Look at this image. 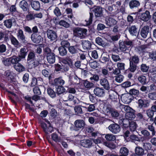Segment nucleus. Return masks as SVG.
I'll use <instances>...</instances> for the list:
<instances>
[{
	"instance_id": "5fc2aeb1",
	"label": "nucleus",
	"mask_w": 156,
	"mask_h": 156,
	"mask_svg": "<svg viewBox=\"0 0 156 156\" xmlns=\"http://www.w3.org/2000/svg\"><path fill=\"white\" fill-rule=\"evenodd\" d=\"M143 146L144 149L145 150L148 151L150 150L151 148V144L148 143H144Z\"/></svg>"
},
{
	"instance_id": "052dcab7",
	"label": "nucleus",
	"mask_w": 156,
	"mask_h": 156,
	"mask_svg": "<svg viewBox=\"0 0 156 156\" xmlns=\"http://www.w3.org/2000/svg\"><path fill=\"white\" fill-rule=\"evenodd\" d=\"M104 144L105 146L111 149H114L115 147V145L112 143H109L107 142H105Z\"/></svg>"
},
{
	"instance_id": "c9c22d12",
	"label": "nucleus",
	"mask_w": 156,
	"mask_h": 156,
	"mask_svg": "<svg viewBox=\"0 0 156 156\" xmlns=\"http://www.w3.org/2000/svg\"><path fill=\"white\" fill-rule=\"evenodd\" d=\"M105 138L108 141H114L116 139L115 136L112 134H108L106 135Z\"/></svg>"
},
{
	"instance_id": "1a4fd4ad",
	"label": "nucleus",
	"mask_w": 156,
	"mask_h": 156,
	"mask_svg": "<svg viewBox=\"0 0 156 156\" xmlns=\"http://www.w3.org/2000/svg\"><path fill=\"white\" fill-rule=\"evenodd\" d=\"M31 39L35 43H39L43 40V38L38 34L33 33L31 35Z\"/></svg>"
},
{
	"instance_id": "603ef678",
	"label": "nucleus",
	"mask_w": 156,
	"mask_h": 156,
	"mask_svg": "<svg viewBox=\"0 0 156 156\" xmlns=\"http://www.w3.org/2000/svg\"><path fill=\"white\" fill-rule=\"evenodd\" d=\"M3 62L4 64L7 66L10 65L11 63H12L10 58H4L3 61Z\"/></svg>"
},
{
	"instance_id": "a19ab883",
	"label": "nucleus",
	"mask_w": 156,
	"mask_h": 156,
	"mask_svg": "<svg viewBox=\"0 0 156 156\" xmlns=\"http://www.w3.org/2000/svg\"><path fill=\"white\" fill-rule=\"evenodd\" d=\"M58 24L61 26H63L66 28H68L69 27V24L65 21L61 20L58 23Z\"/></svg>"
},
{
	"instance_id": "a211bd4d",
	"label": "nucleus",
	"mask_w": 156,
	"mask_h": 156,
	"mask_svg": "<svg viewBox=\"0 0 156 156\" xmlns=\"http://www.w3.org/2000/svg\"><path fill=\"white\" fill-rule=\"evenodd\" d=\"M80 143L82 146L85 147H90L92 144L91 141L89 140H83Z\"/></svg>"
},
{
	"instance_id": "72a5a7b5",
	"label": "nucleus",
	"mask_w": 156,
	"mask_h": 156,
	"mask_svg": "<svg viewBox=\"0 0 156 156\" xmlns=\"http://www.w3.org/2000/svg\"><path fill=\"white\" fill-rule=\"evenodd\" d=\"M93 16V14L92 13H90L89 17L84 22L86 23L84 25L86 26L90 25L92 23Z\"/></svg>"
},
{
	"instance_id": "7ed1b4c3",
	"label": "nucleus",
	"mask_w": 156,
	"mask_h": 156,
	"mask_svg": "<svg viewBox=\"0 0 156 156\" xmlns=\"http://www.w3.org/2000/svg\"><path fill=\"white\" fill-rule=\"evenodd\" d=\"M74 129L77 131L83 129L84 127L85 123L83 119H77L74 122Z\"/></svg>"
},
{
	"instance_id": "6e6552de",
	"label": "nucleus",
	"mask_w": 156,
	"mask_h": 156,
	"mask_svg": "<svg viewBox=\"0 0 156 156\" xmlns=\"http://www.w3.org/2000/svg\"><path fill=\"white\" fill-rule=\"evenodd\" d=\"M47 34L48 37L51 41L55 40L57 37L56 33L52 30H48L47 31Z\"/></svg>"
},
{
	"instance_id": "39448f33",
	"label": "nucleus",
	"mask_w": 156,
	"mask_h": 156,
	"mask_svg": "<svg viewBox=\"0 0 156 156\" xmlns=\"http://www.w3.org/2000/svg\"><path fill=\"white\" fill-rule=\"evenodd\" d=\"M16 20L13 17L10 19H7L4 21V25L8 28H10L12 25H15L16 24Z\"/></svg>"
},
{
	"instance_id": "49530a36",
	"label": "nucleus",
	"mask_w": 156,
	"mask_h": 156,
	"mask_svg": "<svg viewBox=\"0 0 156 156\" xmlns=\"http://www.w3.org/2000/svg\"><path fill=\"white\" fill-rule=\"evenodd\" d=\"M51 136L52 139L55 142H60V139L58 137L56 134L53 133L52 134Z\"/></svg>"
},
{
	"instance_id": "c756f323",
	"label": "nucleus",
	"mask_w": 156,
	"mask_h": 156,
	"mask_svg": "<svg viewBox=\"0 0 156 156\" xmlns=\"http://www.w3.org/2000/svg\"><path fill=\"white\" fill-rule=\"evenodd\" d=\"M15 69L19 72H21L25 70V67L21 64L18 63L16 64L14 66Z\"/></svg>"
},
{
	"instance_id": "de8ad7c7",
	"label": "nucleus",
	"mask_w": 156,
	"mask_h": 156,
	"mask_svg": "<svg viewBox=\"0 0 156 156\" xmlns=\"http://www.w3.org/2000/svg\"><path fill=\"white\" fill-rule=\"evenodd\" d=\"M65 91V89L62 86H58L57 88V93L58 94H60L64 92Z\"/></svg>"
},
{
	"instance_id": "6e6d98bb",
	"label": "nucleus",
	"mask_w": 156,
	"mask_h": 156,
	"mask_svg": "<svg viewBox=\"0 0 156 156\" xmlns=\"http://www.w3.org/2000/svg\"><path fill=\"white\" fill-rule=\"evenodd\" d=\"M26 19L28 21L34 19V14L30 13H29L26 16Z\"/></svg>"
},
{
	"instance_id": "f8f14e48",
	"label": "nucleus",
	"mask_w": 156,
	"mask_h": 156,
	"mask_svg": "<svg viewBox=\"0 0 156 156\" xmlns=\"http://www.w3.org/2000/svg\"><path fill=\"white\" fill-rule=\"evenodd\" d=\"M101 85L106 90H109L110 89V85L108 80L106 78L101 79L100 81Z\"/></svg>"
},
{
	"instance_id": "a878e982",
	"label": "nucleus",
	"mask_w": 156,
	"mask_h": 156,
	"mask_svg": "<svg viewBox=\"0 0 156 156\" xmlns=\"http://www.w3.org/2000/svg\"><path fill=\"white\" fill-rule=\"evenodd\" d=\"M140 5V2L136 0L131 1L129 3V6L131 9L137 7Z\"/></svg>"
},
{
	"instance_id": "2f4dec72",
	"label": "nucleus",
	"mask_w": 156,
	"mask_h": 156,
	"mask_svg": "<svg viewBox=\"0 0 156 156\" xmlns=\"http://www.w3.org/2000/svg\"><path fill=\"white\" fill-rule=\"evenodd\" d=\"M129 60L130 63H134L135 64H137L139 62V59L137 56L134 55L130 58Z\"/></svg>"
},
{
	"instance_id": "79ce46f5",
	"label": "nucleus",
	"mask_w": 156,
	"mask_h": 156,
	"mask_svg": "<svg viewBox=\"0 0 156 156\" xmlns=\"http://www.w3.org/2000/svg\"><path fill=\"white\" fill-rule=\"evenodd\" d=\"M138 79L139 82L142 84H144L147 82L146 78L144 76H139Z\"/></svg>"
},
{
	"instance_id": "f704fd0d",
	"label": "nucleus",
	"mask_w": 156,
	"mask_h": 156,
	"mask_svg": "<svg viewBox=\"0 0 156 156\" xmlns=\"http://www.w3.org/2000/svg\"><path fill=\"white\" fill-rule=\"evenodd\" d=\"M137 126L136 123L134 121H131L129 122V127L131 131H135Z\"/></svg>"
},
{
	"instance_id": "f03ea898",
	"label": "nucleus",
	"mask_w": 156,
	"mask_h": 156,
	"mask_svg": "<svg viewBox=\"0 0 156 156\" xmlns=\"http://www.w3.org/2000/svg\"><path fill=\"white\" fill-rule=\"evenodd\" d=\"M44 120L47 124L44 122H41V127L46 133L48 134L49 133H51L53 131V127L48 120L46 119H44Z\"/></svg>"
},
{
	"instance_id": "338daca9",
	"label": "nucleus",
	"mask_w": 156,
	"mask_h": 156,
	"mask_svg": "<svg viewBox=\"0 0 156 156\" xmlns=\"http://www.w3.org/2000/svg\"><path fill=\"white\" fill-rule=\"evenodd\" d=\"M90 64V67L93 69H95L99 65V63L96 61L91 62Z\"/></svg>"
},
{
	"instance_id": "e433bc0d",
	"label": "nucleus",
	"mask_w": 156,
	"mask_h": 156,
	"mask_svg": "<svg viewBox=\"0 0 156 156\" xmlns=\"http://www.w3.org/2000/svg\"><path fill=\"white\" fill-rule=\"evenodd\" d=\"M53 12L55 16L57 17L61 16L62 14L59 9L57 7H55L54 9Z\"/></svg>"
},
{
	"instance_id": "58836bf2",
	"label": "nucleus",
	"mask_w": 156,
	"mask_h": 156,
	"mask_svg": "<svg viewBox=\"0 0 156 156\" xmlns=\"http://www.w3.org/2000/svg\"><path fill=\"white\" fill-rule=\"evenodd\" d=\"M83 84L84 87L86 88L87 89L91 88L94 85V84L93 83H91L86 80L84 81Z\"/></svg>"
},
{
	"instance_id": "09e8293b",
	"label": "nucleus",
	"mask_w": 156,
	"mask_h": 156,
	"mask_svg": "<svg viewBox=\"0 0 156 156\" xmlns=\"http://www.w3.org/2000/svg\"><path fill=\"white\" fill-rule=\"evenodd\" d=\"M10 40L12 43L16 47L19 44V42L13 36L10 37Z\"/></svg>"
},
{
	"instance_id": "b1692460",
	"label": "nucleus",
	"mask_w": 156,
	"mask_h": 156,
	"mask_svg": "<svg viewBox=\"0 0 156 156\" xmlns=\"http://www.w3.org/2000/svg\"><path fill=\"white\" fill-rule=\"evenodd\" d=\"M136 116L134 113V111H132L129 113H126L125 114V118L129 120H132Z\"/></svg>"
},
{
	"instance_id": "4468645a",
	"label": "nucleus",
	"mask_w": 156,
	"mask_h": 156,
	"mask_svg": "<svg viewBox=\"0 0 156 156\" xmlns=\"http://www.w3.org/2000/svg\"><path fill=\"white\" fill-rule=\"evenodd\" d=\"M149 103V101L147 100L140 99L138 100V106L140 108L147 107Z\"/></svg>"
},
{
	"instance_id": "4d7b16f0",
	"label": "nucleus",
	"mask_w": 156,
	"mask_h": 156,
	"mask_svg": "<svg viewBox=\"0 0 156 156\" xmlns=\"http://www.w3.org/2000/svg\"><path fill=\"white\" fill-rule=\"evenodd\" d=\"M148 97L151 100H156V92H154L153 93H149L148 94Z\"/></svg>"
},
{
	"instance_id": "bf43d9fd",
	"label": "nucleus",
	"mask_w": 156,
	"mask_h": 156,
	"mask_svg": "<svg viewBox=\"0 0 156 156\" xmlns=\"http://www.w3.org/2000/svg\"><path fill=\"white\" fill-rule=\"evenodd\" d=\"M61 44L62 46V47H63L65 48H69L70 46L69 43L66 41H63L61 42Z\"/></svg>"
},
{
	"instance_id": "9b49d317",
	"label": "nucleus",
	"mask_w": 156,
	"mask_h": 156,
	"mask_svg": "<svg viewBox=\"0 0 156 156\" xmlns=\"http://www.w3.org/2000/svg\"><path fill=\"white\" fill-rule=\"evenodd\" d=\"M95 94L99 97H102L104 96L105 94V90L102 88L96 87L94 90Z\"/></svg>"
},
{
	"instance_id": "4c0bfd02",
	"label": "nucleus",
	"mask_w": 156,
	"mask_h": 156,
	"mask_svg": "<svg viewBox=\"0 0 156 156\" xmlns=\"http://www.w3.org/2000/svg\"><path fill=\"white\" fill-rule=\"evenodd\" d=\"M11 63L12 64L18 63V62L21 61V59L19 56H13L10 58Z\"/></svg>"
},
{
	"instance_id": "ddd939ff",
	"label": "nucleus",
	"mask_w": 156,
	"mask_h": 156,
	"mask_svg": "<svg viewBox=\"0 0 156 156\" xmlns=\"http://www.w3.org/2000/svg\"><path fill=\"white\" fill-rule=\"evenodd\" d=\"M117 23V21L115 20L111 17H107L106 18V24L109 27L115 25Z\"/></svg>"
},
{
	"instance_id": "3c124183",
	"label": "nucleus",
	"mask_w": 156,
	"mask_h": 156,
	"mask_svg": "<svg viewBox=\"0 0 156 156\" xmlns=\"http://www.w3.org/2000/svg\"><path fill=\"white\" fill-rule=\"evenodd\" d=\"M148 117L150 118V120H152V118L154 115V112L151 109H149L146 111Z\"/></svg>"
},
{
	"instance_id": "ea45409f",
	"label": "nucleus",
	"mask_w": 156,
	"mask_h": 156,
	"mask_svg": "<svg viewBox=\"0 0 156 156\" xmlns=\"http://www.w3.org/2000/svg\"><path fill=\"white\" fill-rule=\"evenodd\" d=\"M48 94L52 98H54L56 96V94L54 91L51 88L49 87L47 90Z\"/></svg>"
},
{
	"instance_id": "393cba45",
	"label": "nucleus",
	"mask_w": 156,
	"mask_h": 156,
	"mask_svg": "<svg viewBox=\"0 0 156 156\" xmlns=\"http://www.w3.org/2000/svg\"><path fill=\"white\" fill-rule=\"evenodd\" d=\"M64 101H73L74 104H78L79 100L76 97H74L72 94H69L68 96L67 100H64Z\"/></svg>"
},
{
	"instance_id": "4be33fe9",
	"label": "nucleus",
	"mask_w": 156,
	"mask_h": 156,
	"mask_svg": "<svg viewBox=\"0 0 156 156\" xmlns=\"http://www.w3.org/2000/svg\"><path fill=\"white\" fill-rule=\"evenodd\" d=\"M27 51L26 48H21L20 50L19 56L21 58H24L27 55Z\"/></svg>"
},
{
	"instance_id": "8fccbe9b",
	"label": "nucleus",
	"mask_w": 156,
	"mask_h": 156,
	"mask_svg": "<svg viewBox=\"0 0 156 156\" xmlns=\"http://www.w3.org/2000/svg\"><path fill=\"white\" fill-rule=\"evenodd\" d=\"M111 114L113 117L115 118L118 117L119 115L118 112L116 110L113 109L112 110Z\"/></svg>"
},
{
	"instance_id": "e2e57ef3",
	"label": "nucleus",
	"mask_w": 156,
	"mask_h": 156,
	"mask_svg": "<svg viewBox=\"0 0 156 156\" xmlns=\"http://www.w3.org/2000/svg\"><path fill=\"white\" fill-rule=\"evenodd\" d=\"M35 57V55L34 53L32 52H30L28 56L27 61H30V60L34 59V58Z\"/></svg>"
},
{
	"instance_id": "412c9836",
	"label": "nucleus",
	"mask_w": 156,
	"mask_h": 156,
	"mask_svg": "<svg viewBox=\"0 0 156 156\" xmlns=\"http://www.w3.org/2000/svg\"><path fill=\"white\" fill-rule=\"evenodd\" d=\"M82 44L83 47L85 50L90 49L91 48V44L88 41H83Z\"/></svg>"
},
{
	"instance_id": "c85d7f7f",
	"label": "nucleus",
	"mask_w": 156,
	"mask_h": 156,
	"mask_svg": "<svg viewBox=\"0 0 156 156\" xmlns=\"http://www.w3.org/2000/svg\"><path fill=\"white\" fill-rule=\"evenodd\" d=\"M47 57L48 61L50 64H52L55 62V56L53 53L48 55Z\"/></svg>"
},
{
	"instance_id": "5701e85b",
	"label": "nucleus",
	"mask_w": 156,
	"mask_h": 156,
	"mask_svg": "<svg viewBox=\"0 0 156 156\" xmlns=\"http://www.w3.org/2000/svg\"><path fill=\"white\" fill-rule=\"evenodd\" d=\"M17 36L18 39L20 40L23 42H25V37L23 34V32L21 30H19L17 34Z\"/></svg>"
},
{
	"instance_id": "864d4df0",
	"label": "nucleus",
	"mask_w": 156,
	"mask_h": 156,
	"mask_svg": "<svg viewBox=\"0 0 156 156\" xmlns=\"http://www.w3.org/2000/svg\"><path fill=\"white\" fill-rule=\"evenodd\" d=\"M74 110L76 114H81L82 113V108L79 106H76L74 108Z\"/></svg>"
},
{
	"instance_id": "aec40b11",
	"label": "nucleus",
	"mask_w": 156,
	"mask_h": 156,
	"mask_svg": "<svg viewBox=\"0 0 156 156\" xmlns=\"http://www.w3.org/2000/svg\"><path fill=\"white\" fill-rule=\"evenodd\" d=\"M65 83V81L61 77L56 78L54 80V84L55 85L62 86Z\"/></svg>"
},
{
	"instance_id": "f257e3e1",
	"label": "nucleus",
	"mask_w": 156,
	"mask_h": 156,
	"mask_svg": "<svg viewBox=\"0 0 156 156\" xmlns=\"http://www.w3.org/2000/svg\"><path fill=\"white\" fill-rule=\"evenodd\" d=\"M74 35L80 39L84 38L87 36V30L86 29L78 27L74 30Z\"/></svg>"
},
{
	"instance_id": "a18cd8bd",
	"label": "nucleus",
	"mask_w": 156,
	"mask_h": 156,
	"mask_svg": "<svg viewBox=\"0 0 156 156\" xmlns=\"http://www.w3.org/2000/svg\"><path fill=\"white\" fill-rule=\"evenodd\" d=\"M58 50L60 54L62 55L63 56L65 55L67 53L66 49L63 47H60L58 48Z\"/></svg>"
},
{
	"instance_id": "c03bdc74",
	"label": "nucleus",
	"mask_w": 156,
	"mask_h": 156,
	"mask_svg": "<svg viewBox=\"0 0 156 156\" xmlns=\"http://www.w3.org/2000/svg\"><path fill=\"white\" fill-rule=\"evenodd\" d=\"M119 48L120 50L123 51H126L127 47L124 42H120L119 43Z\"/></svg>"
},
{
	"instance_id": "774afa93",
	"label": "nucleus",
	"mask_w": 156,
	"mask_h": 156,
	"mask_svg": "<svg viewBox=\"0 0 156 156\" xmlns=\"http://www.w3.org/2000/svg\"><path fill=\"white\" fill-rule=\"evenodd\" d=\"M149 58L150 59L153 60H156V53L155 52H153L149 54Z\"/></svg>"
},
{
	"instance_id": "bb28decb",
	"label": "nucleus",
	"mask_w": 156,
	"mask_h": 156,
	"mask_svg": "<svg viewBox=\"0 0 156 156\" xmlns=\"http://www.w3.org/2000/svg\"><path fill=\"white\" fill-rule=\"evenodd\" d=\"M31 5L34 9L37 10H39L40 7V3L37 1H32L31 3Z\"/></svg>"
},
{
	"instance_id": "13d9d810",
	"label": "nucleus",
	"mask_w": 156,
	"mask_h": 156,
	"mask_svg": "<svg viewBox=\"0 0 156 156\" xmlns=\"http://www.w3.org/2000/svg\"><path fill=\"white\" fill-rule=\"evenodd\" d=\"M96 42L99 45L103 46L104 45V42L102 41L101 38L98 37L96 38L95 39Z\"/></svg>"
},
{
	"instance_id": "680f3d73",
	"label": "nucleus",
	"mask_w": 156,
	"mask_h": 156,
	"mask_svg": "<svg viewBox=\"0 0 156 156\" xmlns=\"http://www.w3.org/2000/svg\"><path fill=\"white\" fill-rule=\"evenodd\" d=\"M123 78L124 77L122 75H119L115 77V80L118 82L121 83L123 80Z\"/></svg>"
},
{
	"instance_id": "9d476101",
	"label": "nucleus",
	"mask_w": 156,
	"mask_h": 156,
	"mask_svg": "<svg viewBox=\"0 0 156 156\" xmlns=\"http://www.w3.org/2000/svg\"><path fill=\"white\" fill-rule=\"evenodd\" d=\"M149 32V27L148 26H146L144 27L140 31L141 36L144 38H146Z\"/></svg>"
},
{
	"instance_id": "423d86ee",
	"label": "nucleus",
	"mask_w": 156,
	"mask_h": 156,
	"mask_svg": "<svg viewBox=\"0 0 156 156\" xmlns=\"http://www.w3.org/2000/svg\"><path fill=\"white\" fill-rule=\"evenodd\" d=\"M133 98V96L129 93L124 94L122 95L121 100L123 103L128 104L131 102Z\"/></svg>"
},
{
	"instance_id": "cd10ccee",
	"label": "nucleus",
	"mask_w": 156,
	"mask_h": 156,
	"mask_svg": "<svg viewBox=\"0 0 156 156\" xmlns=\"http://www.w3.org/2000/svg\"><path fill=\"white\" fill-rule=\"evenodd\" d=\"M109 98L113 101H116L118 99V95L116 92L113 91H112L110 93Z\"/></svg>"
},
{
	"instance_id": "f3484780",
	"label": "nucleus",
	"mask_w": 156,
	"mask_h": 156,
	"mask_svg": "<svg viewBox=\"0 0 156 156\" xmlns=\"http://www.w3.org/2000/svg\"><path fill=\"white\" fill-rule=\"evenodd\" d=\"M119 108L122 111H125L126 113H129V112L133 111V110L128 105H120Z\"/></svg>"
},
{
	"instance_id": "0e129e2a",
	"label": "nucleus",
	"mask_w": 156,
	"mask_h": 156,
	"mask_svg": "<svg viewBox=\"0 0 156 156\" xmlns=\"http://www.w3.org/2000/svg\"><path fill=\"white\" fill-rule=\"evenodd\" d=\"M129 69L131 72H134L136 69V66L133 63H129Z\"/></svg>"
},
{
	"instance_id": "0eeeda50",
	"label": "nucleus",
	"mask_w": 156,
	"mask_h": 156,
	"mask_svg": "<svg viewBox=\"0 0 156 156\" xmlns=\"http://www.w3.org/2000/svg\"><path fill=\"white\" fill-rule=\"evenodd\" d=\"M42 60L38 59H34L30 61L28 63L29 67L30 68H34L41 64Z\"/></svg>"
},
{
	"instance_id": "69168bd1",
	"label": "nucleus",
	"mask_w": 156,
	"mask_h": 156,
	"mask_svg": "<svg viewBox=\"0 0 156 156\" xmlns=\"http://www.w3.org/2000/svg\"><path fill=\"white\" fill-rule=\"evenodd\" d=\"M117 66L120 70L125 69V64L124 63L118 62L117 64Z\"/></svg>"
},
{
	"instance_id": "20e7f679",
	"label": "nucleus",
	"mask_w": 156,
	"mask_h": 156,
	"mask_svg": "<svg viewBox=\"0 0 156 156\" xmlns=\"http://www.w3.org/2000/svg\"><path fill=\"white\" fill-rule=\"evenodd\" d=\"M108 129L112 133L117 134L119 133L121 130L120 126L116 123L110 124L108 127Z\"/></svg>"
},
{
	"instance_id": "7c9ffc66",
	"label": "nucleus",
	"mask_w": 156,
	"mask_h": 156,
	"mask_svg": "<svg viewBox=\"0 0 156 156\" xmlns=\"http://www.w3.org/2000/svg\"><path fill=\"white\" fill-rule=\"evenodd\" d=\"M135 152L136 154L139 156L143 155L144 153L143 149L139 147H136L135 149Z\"/></svg>"
},
{
	"instance_id": "2eb2a0df",
	"label": "nucleus",
	"mask_w": 156,
	"mask_h": 156,
	"mask_svg": "<svg viewBox=\"0 0 156 156\" xmlns=\"http://www.w3.org/2000/svg\"><path fill=\"white\" fill-rule=\"evenodd\" d=\"M151 17L150 12L147 11H146L145 12L142 13L140 16V19L144 21H147Z\"/></svg>"
},
{
	"instance_id": "37998d69",
	"label": "nucleus",
	"mask_w": 156,
	"mask_h": 156,
	"mask_svg": "<svg viewBox=\"0 0 156 156\" xmlns=\"http://www.w3.org/2000/svg\"><path fill=\"white\" fill-rule=\"evenodd\" d=\"M13 73L9 71H6L5 72L6 76L8 78V80H11L13 77Z\"/></svg>"
},
{
	"instance_id": "6ab92c4d",
	"label": "nucleus",
	"mask_w": 156,
	"mask_h": 156,
	"mask_svg": "<svg viewBox=\"0 0 156 156\" xmlns=\"http://www.w3.org/2000/svg\"><path fill=\"white\" fill-rule=\"evenodd\" d=\"M93 11L96 16L98 17L101 16L102 15V8L99 6H97L94 8Z\"/></svg>"
},
{
	"instance_id": "dca6fc26",
	"label": "nucleus",
	"mask_w": 156,
	"mask_h": 156,
	"mask_svg": "<svg viewBox=\"0 0 156 156\" xmlns=\"http://www.w3.org/2000/svg\"><path fill=\"white\" fill-rule=\"evenodd\" d=\"M128 30L130 34L132 36H136L138 34L137 28L134 25L129 27Z\"/></svg>"
},
{
	"instance_id": "473e14b6",
	"label": "nucleus",
	"mask_w": 156,
	"mask_h": 156,
	"mask_svg": "<svg viewBox=\"0 0 156 156\" xmlns=\"http://www.w3.org/2000/svg\"><path fill=\"white\" fill-rule=\"evenodd\" d=\"M20 7L23 10L26 11L28 7V4L27 2L25 0H23L20 2Z\"/></svg>"
}]
</instances>
